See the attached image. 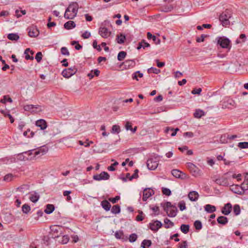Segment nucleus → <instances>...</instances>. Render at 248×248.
Masks as SVG:
<instances>
[{"instance_id": "1", "label": "nucleus", "mask_w": 248, "mask_h": 248, "mask_svg": "<svg viewBox=\"0 0 248 248\" xmlns=\"http://www.w3.org/2000/svg\"><path fill=\"white\" fill-rule=\"evenodd\" d=\"M48 150L46 146H41L37 149H33L18 154L16 158L21 161L33 159L36 156H40L46 154Z\"/></svg>"}, {"instance_id": "2", "label": "nucleus", "mask_w": 248, "mask_h": 248, "mask_svg": "<svg viewBox=\"0 0 248 248\" xmlns=\"http://www.w3.org/2000/svg\"><path fill=\"white\" fill-rule=\"evenodd\" d=\"M78 10V4L72 2L70 4L65 10L64 17L67 19H73L77 15Z\"/></svg>"}, {"instance_id": "3", "label": "nucleus", "mask_w": 248, "mask_h": 248, "mask_svg": "<svg viewBox=\"0 0 248 248\" xmlns=\"http://www.w3.org/2000/svg\"><path fill=\"white\" fill-rule=\"evenodd\" d=\"M217 46H219L222 48L226 49L227 51H230L232 48L231 41L225 36H219L216 38Z\"/></svg>"}, {"instance_id": "4", "label": "nucleus", "mask_w": 248, "mask_h": 248, "mask_svg": "<svg viewBox=\"0 0 248 248\" xmlns=\"http://www.w3.org/2000/svg\"><path fill=\"white\" fill-rule=\"evenodd\" d=\"M161 205L163 206L164 211H165L167 215L171 217H175L178 212L177 207L172 205L170 202H167L164 204L161 203Z\"/></svg>"}, {"instance_id": "5", "label": "nucleus", "mask_w": 248, "mask_h": 248, "mask_svg": "<svg viewBox=\"0 0 248 248\" xmlns=\"http://www.w3.org/2000/svg\"><path fill=\"white\" fill-rule=\"evenodd\" d=\"M232 12L230 9H226L219 16V21L224 27H227L230 24L229 19L231 17Z\"/></svg>"}, {"instance_id": "6", "label": "nucleus", "mask_w": 248, "mask_h": 248, "mask_svg": "<svg viewBox=\"0 0 248 248\" xmlns=\"http://www.w3.org/2000/svg\"><path fill=\"white\" fill-rule=\"evenodd\" d=\"M63 227L61 226H53L50 227V230L52 233V237L54 238H59L61 235L63 234Z\"/></svg>"}, {"instance_id": "7", "label": "nucleus", "mask_w": 248, "mask_h": 248, "mask_svg": "<svg viewBox=\"0 0 248 248\" xmlns=\"http://www.w3.org/2000/svg\"><path fill=\"white\" fill-rule=\"evenodd\" d=\"M230 172L224 173V175L221 177L218 178L214 180V182L217 185L223 186H228L230 184L229 183V177H225V175L229 174Z\"/></svg>"}, {"instance_id": "8", "label": "nucleus", "mask_w": 248, "mask_h": 248, "mask_svg": "<svg viewBox=\"0 0 248 248\" xmlns=\"http://www.w3.org/2000/svg\"><path fill=\"white\" fill-rule=\"evenodd\" d=\"M78 71L77 68L75 66L67 69H64L62 74V76L65 78H69L73 75H75Z\"/></svg>"}, {"instance_id": "9", "label": "nucleus", "mask_w": 248, "mask_h": 248, "mask_svg": "<svg viewBox=\"0 0 248 248\" xmlns=\"http://www.w3.org/2000/svg\"><path fill=\"white\" fill-rule=\"evenodd\" d=\"M146 164L148 169L150 170H155L157 168L158 165V161L156 160L155 158H149Z\"/></svg>"}, {"instance_id": "10", "label": "nucleus", "mask_w": 248, "mask_h": 248, "mask_svg": "<svg viewBox=\"0 0 248 248\" xmlns=\"http://www.w3.org/2000/svg\"><path fill=\"white\" fill-rule=\"evenodd\" d=\"M109 175L106 171H102L99 174H95L93 176V179L96 181L107 180L109 179Z\"/></svg>"}, {"instance_id": "11", "label": "nucleus", "mask_w": 248, "mask_h": 248, "mask_svg": "<svg viewBox=\"0 0 248 248\" xmlns=\"http://www.w3.org/2000/svg\"><path fill=\"white\" fill-rule=\"evenodd\" d=\"M186 167L193 175H197L199 174L200 170L193 163L188 162L186 163Z\"/></svg>"}, {"instance_id": "12", "label": "nucleus", "mask_w": 248, "mask_h": 248, "mask_svg": "<svg viewBox=\"0 0 248 248\" xmlns=\"http://www.w3.org/2000/svg\"><path fill=\"white\" fill-rule=\"evenodd\" d=\"M121 65L124 69H128L134 67L136 65V62L133 60H127L124 62Z\"/></svg>"}, {"instance_id": "13", "label": "nucleus", "mask_w": 248, "mask_h": 248, "mask_svg": "<svg viewBox=\"0 0 248 248\" xmlns=\"http://www.w3.org/2000/svg\"><path fill=\"white\" fill-rule=\"evenodd\" d=\"M150 229L153 231L156 232L162 226V223L158 220H155L153 223H150Z\"/></svg>"}, {"instance_id": "14", "label": "nucleus", "mask_w": 248, "mask_h": 248, "mask_svg": "<svg viewBox=\"0 0 248 248\" xmlns=\"http://www.w3.org/2000/svg\"><path fill=\"white\" fill-rule=\"evenodd\" d=\"M232 210V205L231 203L225 204L221 209V213L224 215H228Z\"/></svg>"}, {"instance_id": "15", "label": "nucleus", "mask_w": 248, "mask_h": 248, "mask_svg": "<svg viewBox=\"0 0 248 248\" xmlns=\"http://www.w3.org/2000/svg\"><path fill=\"white\" fill-rule=\"evenodd\" d=\"M154 194V191L150 188H146L143 191L142 200L145 202L147 199Z\"/></svg>"}, {"instance_id": "16", "label": "nucleus", "mask_w": 248, "mask_h": 248, "mask_svg": "<svg viewBox=\"0 0 248 248\" xmlns=\"http://www.w3.org/2000/svg\"><path fill=\"white\" fill-rule=\"evenodd\" d=\"M114 235L116 239H121L123 241H126L128 239L127 237L124 235V232L122 230L116 231L115 232Z\"/></svg>"}, {"instance_id": "17", "label": "nucleus", "mask_w": 248, "mask_h": 248, "mask_svg": "<svg viewBox=\"0 0 248 248\" xmlns=\"http://www.w3.org/2000/svg\"><path fill=\"white\" fill-rule=\"evenodd\" d=\"M199 197V194L198 192L195 191H192L189 192L188 194V198L191 202H196L198 200Z\"/></svg>"}, {"instance_id": "18", "label": "nucleus", "mask_w": 248, "mask_h": 248, "mask_svg": "<svg viewBox=\"0 0 248 248\" xmlns=\"http://www.w3.org/2000/svg\"><path fill=\"white\" fill-rule=\"evenodd\" d=\"M35 125L39 127L41 130H45L47 126L46 122L44 119H40L36 121Z\"/></svg>"}, {"instance_id": "19", "label": "nucleus", "mask_w": 248, "mask_h": 248, "mask_svg": "<svg viewBox=\"0 0 248 248\" xmlns=\"http://www.w3.org/2000/svg\"><path fill=\"white\" fill-rule=\"evenodd\" d=\"M126 36L124 34L121 33L116 35V41L119 44H123L126 41Z\"/></svg>"}, {"instance_id": "20", "label": "nucleus", "mask_w": 248, "mask_h": 248, "mask_svg": "<svg viewBox=\"0 0 248 248\" xmlns=\"http://www.w3.org/2000/svg\"><path fill=\"white\" fill-rule=\"evenodd\" d=\"M40 198V195L36 192L30 194L29 199L32 202H36Z\"/></svg>"}, {"instance_id": "21", "label": "nucleus", "mask_w": 248, "mask_h": 248, "mask_svg": "<svg viewBox=\"0 0 248 248\" xmlns=\"http://www.w3.org/2000/svg\"><path fill=\"white\" fill-rule=\"evenodd\" d=\"M217 222L218 224L225 225L228 222V219L225 216H219L217 218Z\"/></svg>"}, {"instance_id": "22", "label": "nucleus", "mask_w": 248, "mask_h": 248, "mask_svg": "<svg viewBox=\"0 0 248 248\" xmlns=\"http://www.w3.org/2000/svg\"><path fill=\"white\" fill-rule=\"evenodd\" d=\"M205 115V112L200 109H196L195 112L193 114L194 117L196 118H201L202 116H203Z\"/></svg>"}, {"instance_id": "23", "label": "nucleus", "mask_w": 248, "mask_h": 248, "mask_svg": "<svg viewBox=\"0 0 248 248\" xmlns=\"http://www.w3.org/2000/svg\"><path fill=\"white\" fill-rule=\"evenodd\" d=\"M7 38L12 41H17L19 39V36L17 33H9L7 36Z\"/></svg>"}, {"instance_id": "24", "label": "nucleus", "mask_w": 248, "mask_h": 248, "mask_svg": "<svg viewBox=\"0 0 248 248\" xmlns=\"http://www.w3.org/2000/svg\"><path fill=\"white\" fill-rule=\"evenodd\" d=\"M234 185H232V186H233ZM235 186V190L233 191L234 193L237 194L238 195H243L244 194L245 190L243 189L241 186H239L238 185H234Z\"/></svg>"}, {"instance_id": "25", "label": "nucleus", "mask_w": 248, "mask_h": 248, "mask_svg": "<svg viewBox=\"0 0 248 248\" xmlns=\"http://www.w3.org/2000/svg\"><path fill=\"white\" fill-rule=\"evenodd\" d=\"M101 205L106 211H109L111 208L110 203L107 200L102 201Z\"/></svg>"}, {"instance_id": "26", "label": "nucleus", "mask_w": 248, "mask_h": 248, "mask_svg": "<svg viewBox=\"0 0 248 248\" xmlns=\"http://www.w3.org/2000/svg\"><path fill=\"white\" fill-rule=\"evenodd\" d=\"M55 210V206L53 204H47L44 212L47 214L52 213Z\"/></svg>"}, {"instance_id": "27", "label": "nucleus", "mask_w": 248, "mask_h": 248, "mask_svg": "<svg viewBox=\"0 0 248 248\" xmlns=\"http://www.w3.org/2000/svg\"><path fill=\"white\" fill-rule=\"evenodd\" d=\"M204 209L207 213H212L216 211V207L211 204H206L204 206Z\"/></svg>"}, {"instance_id": "28", "label": "nucleus", "mask_w": 248, "mask_h": 248, "mask_svg": "<svg viewBox=\"0 0 248 248\" xmlns=\"http://www.w3.org/2000/svg\"><path fill=\"white\" fill-rule=\"evenodd\" d=\"M100 71L98 69L92 70L88 74L87 76L90 79H92L94 76L98 77L99 75Z\"/></svg>"}, {"instance_id": "29", "label": "nucleus", "mask_w": 248, "mask_h": 248, "mask_svg": "<svg viewBox=\"0 0 248 248\" xmlns=\"http://www.w3.org/2000/svg\"><path fill=\"white\" fill-rule=\"evenodd\" d=\"M76 26L75 23L73 21H69L64 25V27L66 30H71Z\"/></svg>"}, {"instance_id": "30", "label": "nucleus", "mask_w": 248, "mask_h": 248, "mask_svg": "<svg viewBox=\"0 0 248 248\" xmlns=\"http://www.w3.org/2000/svg\"><path fill=\"white\" fill-rule=\"evenodd\" d=\"M171 174L176 178H182L181 174L183 175L184 174L178 170L173 169L171 170Z\"/></svg>"}, {"instance_id": "31", "label": "nucleus", "mask_w": 248, "mask_h": 248, "mask_svg": "<svg viewBox=\"0 0 248 248\" xmlns=\"http://www.w3.org/2000/svg\"><path fill=\"white\" fill-rule=\"evenodd\" d=\"M241 187L245 191L248 190V174L245 176L244 181L241 185Z\"/></svg>"}, {"instance_id": "32", "label": "nucleus", "mask_w": 248, "mask_h": 248, "mask_svg": "<svg viewBox=\"0 0 248 248\" xmlns=\"http://www.w3.org/2000/svg\"><path fill=\"white\" fill-rule=\"evenodd\" d=\"M62 237L59 239V242L62 244H67L69 241V236L68 235H61Z\"/></svg>"}, {"instance_id": "33", "label": "nucleus", "mask_w": 248, "mask_h": 248, "mask_svg": "<svg viewBox=\"0 0 248 248\" xmlns=\"http://www.w3.org/2000/svg\"><path fill=\"white\" fill-rule=\"evenodd\" d=\"M29 52H30L31 55H33V52L32 50H31L30 49V48H26L25 49V52H24V53L25 54V59H26V60H33V57L32 56H31L29 54Z\"/></svg>"}, {"instance_id": "34", "label": "nucleus", "mask_w": 248, "mask_h": 248, "mask_svg": "<svg viewBox=\"0 0 248 248\" xmlns=\"http://www.w3.org/2000/svg\"><path fill=\"white\" fill-rule=\"evenodd\" d=\"M152 245V241L150 240L144 239L141 244V247L142 248H148Z\"/></svg>"}, {"instance_id": "35", "label": "nucleus", "mask_w": 248, "mask_h": 248, "mask_svg": "<svg viewBox=\"0 0 248 248\" xmlns=\"http://www.w3.org/2000/svg\"><path fill=\"white\" fill-rule=\"evenodd\" d=\"M179 130V128H176V129L171 128L170 127H167L165 130L166 133H169V131H171V133L170 134L171 136L173 137L176 135L177 132Z\"/></svg>"}, {"instance_id": "36", "label": "nucleus", "mask_w": 248, "mask_h": 248, "mask_svg": "<svg viewBox=\"0 0 248 248\" xmlns=\"http://www.w3.org/2000/svg\"><path fill=\"white\" fill-rule=\"evenodd\" d=\"M15 177L16 175H14L12 173H8L4 176L3 181L7 182H10L12 181Z\"/></svg>"}, {"instance_id": "37", "label": "nucleus", "mask_w": 248, "mask_h": 248, "mask_svg": "<svg viewBox=\"0 0 248 248\" xmlns=\"http://www.w3.org/2000/svg\"><path fill=\"white\" fill-rule=\"evenodd\" d=\"M111 212L114 214L120 213L121 212L120 206L118 204L113 205L111 209Z\"/></svg>"}, {"instance_id": "38", "label": "nucleus", "mask_w": 248, "mask_h": 248, "mask_svg": "<svg viewBox=\"0 0 248 248\" xmlns=\"http://www.w3.org/2000/svg\"><path fill=\"white\" fill-rule=\"evenodd\" d=\"M246 39V36L245 34H241L239 37L237 38L235 41L236 44L242 43L245 42Z\"/></svg>"}, {"instance_id": "39", "label": "nucleus", "mask_w": 248, "mask_h": 248, "mask_svg": "<svg viewBox=\"0 0 248 248\" xmlns=\"http://www.w3.org/2000/svg\"><path fill=\"white\" fill-rule=\"evenodd\" d=\"M147 38L148 39H153L155 44H159L160 43V40L157 39L155 36L152 35L151 32H147Z\"/></svg>"}, {"instance_id": "40", "label": "nucleus", "mask_w": 248, "mask_h": 248, "mask_svg": "<svg viewBox=\"0 0 248 248\" xmlns=\"http://www.w3.org/2000/svg\"><path fill=\"white\" fill-rule=\"evenodd\" d=\"M180 230L184 233L186 234L188 233L189 231V225L186 224H182L180 226Z\"/></svg>"}, {"instance_id": "41", "label": "nucleus", "mask_w": 248, "mask_h": 248, "mask_svg": "<svg viewBox=\"0 0 248 248\" xmlns=\"http://www.w3.org/2000/svg\"><path fill=\"white\" fill-rule=\"evenodd\" d=\"M165 228L168 229L174 226V223L166 218L164 219Z\"/></svg>"}, {"instance_id": "42", "label": "nucleus", "mask_w": 248, "mask_h": 248, "mask_svg": "<svg viewBox=\"0 0 248 248\" xmlns=\"http://www.w3.org/2000/svg\"><path fill=\"white\" fill-rule=\"evenodd\" d=\"M126 52L124 51H120L117 56V59L119 61H122L124 60L126 56Z\"/></svg>"}, {"instance_id": "43", "label": "nucleus", "mask_w": 248, "mask_h": 248, "mask_svg": "<svg viewBox=\"0 0 248 248\" xmlns=\"http://www.w3.org/2000/svg\"><path fill=\"white\" fill-rule=\"evenodd\" d=\"M105 27L102 28L103 30H104L103 31H110L111 30H112V27L109 22L108 21H105L104 22Z\"/></svg>"}, {"instance_id": "44", "label": "nucleus", "mask_w": 248, "mask_h": 248, "mask_svg": "<svg viewBox=\"0 0 248 248\" xmlns=\"http://www.w3.org/2000/svg\"><path fill=\"white\" fill-rule=\"evenodd\" d=\"M30 210L31 207L29 204L25 203L22 205V211L23 213L27 214L30 212Z\"/></svg>"}, {"instance_id": "45", "label": "nucleus", "mask_w": 248, "mask_h": 248, "mask_svg": "<svg viewBox=\"0 0 248 248\" xmlns=\"http://www.w3.org/2000/svg\"><path fill=\"white\" fill-rule=\"evenodd\" d=\"M194 226L196 230L199 231L202 227V223L201 221L197 220L194 222Z\"/></svg>"}, {"instance_id": "46", "label": "nucleus", "mask_w": 248, "mask_h": 248, "mask_svg": "<svg viewBox=\"0 0 248 248\" xmlns=\"http://www.w3.org/2000/svg\"><path fill=\"white\" fill-rule=\"evenodd\" d=\"M233 211L235 216L239 215L241 212L240 206L238 204H235L233 207Z\"/></svg>"}, {"instance_id": "47", "label": "nucleus", "mask_w": 248, "mask_h": 248, "mask_svg": "<svg viewBox=\"0 0 248 248\" xmlns=\"http://www.w3.org/2000/svg\"><path fill=\"white\" fill-rule=\"evenodd\" d=\"M148 73L149 74L153 73L155 74H158L160 73V70L155 67H151L148 69Z\"/></svg>"}, {"instance_id": "48", "label": "nucleus", "mask_w": 248, "mask_h": 248, "mask_svg": "<svg viewBox=\"0 0 248 248\" xmlns=\"http://www.w3.org/2000/svg\"><path fill=\"white\" fill-rule=\"evenodd\" d=\"M211 27H212V25L211 24H202L201 26H200V25L197 26V27H196V29L198 30H202L204 28L210 29L211 28Z\"/></svg>"}, {"instance_id": "49", "label": "nucleus", "mask_w": 248, "mask_h": 248, "mask_svg": "<svg viewBox=\"0 0 248 248\" xmlns=\"http://www.w3.org/2000/svg\"><path fill=\"white\" fill-rule=\"evenodd\" d=\"M237 146L240 149H247L248 148V142H240L238 143Z\"/></svg>"}, {"instance_id": "50", "label": "nucleus", "mask_w": 248, "mask_h": 248, "mask_svg": "<svg viewBox=\"0 0 248 248\" xmlns=\"http://www.w3.org/2000/svg\"><path fill=\"white\" fill-rule=\"evenodd\" d=\"M120 127L118 125H113L112 127L111 132L118 134L120 132Z\"/></svg>"}, {"instance_id": "51", "label": "nucleus", "mask_w": 248, "mask_h": 248, "mask_svg": "<svg viewBox=\"0 0 248 248\" xmlns=\"http://www.w3.org/2000/svg\"><path fill=\"white\" fill-rule=\"evenodd\" d=\"M42 240L45 245L48 246L50 244V238L48 235L44 236Z\"/></svg>"}, {"instance_id": "52", "label": "nucleus", "mask_w": 248, "mask_h": 248, "mask_svg": "<svg viewBox=\"0 0 248 248\" xmlns=\"http://www.w3.org/2000/svg\"><path fill=\"white\" fill-rule=\"evenodd\" d=\"M137 238H138L137 235L136 233H132L130 235L128 239H129V242L133 243V242H135L137 240Z\"/></svg>"}, {"instance_id": "53", "label": "nucleus", "mask_w": 248, "mask_h": 248, "mask_svg": "<svg viewBox=\"0 0 248 248\" xmlns=\"http://www.w3.org/2000/svg\"><path fill=\"white\" fill-rule=\"evenodd\" d=\"M162 192L163 194L166 196H169L171 195V192L170 190L168 188L163 187L162 189Z\"/></svg>"}, {"instance_id": "54", "label": "nucleus", "mask_w": 248, "mask_h": 248, "mask_svg": "<svg viewBox=\"0 0 248 248\" xmlns=\"http://www.w3.org/2000/svg\"><path fill=\"white\" fill-rule=\"evenodd\" d=\"M178 207L181 211L186 209V203L184 201H181L178 203Z\"/></svg>"}, {"instance_id": "55", "label": "nucleus", "mask_w": 248, "mask_h": 248, "mask_svg": "<svg viewBox=\"0 0 248 248\" xmlns=\"http://www.w3.org/2000/svg\"><path fill=\"white\" fill-rule=\"evenodd\" d=\"M118 164L119 163L118 162L115 161L114 163L112 164L110 166L108 167V170L109 171H115L116 170V169L114 167L117 166Z\"/></svg>"}, {"instance_id": "56", "label": "nucleus", "mask_w": 248, "mask_h": 248, "mask_svg": "<svg viewBox=\"0 0 248 248\" xmlns=\"http://www.w3.org/2000/svg\"><path fill=\"white\" fill-rule=\"evenodd\" d=\"M178 248H187V242L186 241H182L178 244Z\"/></svg>"}, {"instance_id": "57", "label": "nucleus", "mask_w": 248, "mask_h": 248, "mask_svg": "<svg viewBox=\"0 0 248 248\" xmlns=\"http://www.w3.org/2000/svg\"><path fill=\"white\" fill-rule=\"evenodd\" d=\"M34 108H36V107L33 105H27L24 106V109L25 111H31Z\"/></svg>"}, {"instance_id": "58", "label": "nucleus", "mask_w": 248, "mask_h": 248, "mask_svg": "<svg viewBox=\"0 0 248 248\" xmlns=\"http://www.w3.org/2000/svg\"><path fill=\"white\" fill-rule=\"evenodd\" d=\"M61 53L63 55L69 56L70 53L66 47H62L61 49Z\"/></svg>"}, {"instance_id": "59", "label": "nucleus", "mask_w": 248, "mask_h": 248, "mask_svg": "<svg viewBox=\"0 0 248 248\" xmlns=\"http://www.w3.org/2000/svg\"><path fill=\"white\" fill-rule=\"evenodd\" d=\"M43 55L41 52H38L35 55V59L38 62H40L42 59Z\"/></svg>"}, {"instance_id": "60", "label": "nucleus", "mask_w": 248, "mask_h": 248, "mask_svg": "<svg viewBox=\"0 0 248 248\" xmlns=\"http://www.w3.org/2000/svg\"><path fill=\"white\" fill-rule=\"evenodd\" d=\"M26 13L25 10H16V14L17 17H20L22 16V15H24Z\"/></svg>"}, {"instance_id": "61", "label": "nucleus", "mask_w": 248, "mask_h": 248, "mask_svg": "<svg viewBox=\"0 0 248 248\" xmlns=\"http://www.w3.org/2000/svg\"><path fill=\"white\" fill-rule=\"evenodd\" d=\"M138 173H139V170L138 169H136L134 170V172L132 174V175L130 177H129V180L131 181L133 179L138 178L139 177Z\"/></svg>"}, {"instance_id": "62", "label": "nucleus", "mask_w": 248, "mask_h": 248, "mask_svg": "<svg viewBox=\"0 0 248 248\" xmlns=\"http://www.w3.org/2000/svg\"><path fill=\"white\" fill-rule=\"evenodd\" d=\"M120 199L119 196H116L114 198H109L108 199L109 201L111 202L112 203H116Z\"/></svg>"}, {"instance_id": "63", "label": "nucleus", "mask_w": 248, "mask_h": 248, "mask_svg": "<svg viewBox=\"0 0 248 248\" xmlns=\"http://www.w3.org/2000/svg\"><path fill=\"white\" fill-rule=\"evenodd\" d=\"M139 214L136 217V220L138 221H141L144 219V217L142 216L143 212L141 211H139Z\"/></svg>"}, {"instance_id": "64", "label": "nucleus", "mask_w": 248, "mask_h": 248, "mask_svg": "<svg viewBox=\"0 0 248 248\" xmlns=\"http://www.w3.org/2000/svg\"><path fill=\"white\" fill-rule=\"evenodd\" d=\"M124 127L126 130H132V123L129 121H126L125 122V124L124 125Z\"/></svg>"}]
</instances>
